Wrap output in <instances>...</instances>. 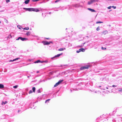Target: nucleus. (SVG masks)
<instances>
[{"mask_svg":"<svg viewBox=\"0 0 122 122\" xmlns=\"http://www.w3.org/2000/svg\"><path fill=\"white\" fill-rule=\"evenodd\" d=\"M39 1V0H33V2H36Z\"/></svg>","mask_w":122,"mask_h":122,"instance_id":"e433bc0d","label":"nucleus"},{"mask_svg":"<svg viewBox=\"0 0 122 122\" xmlns=\"http://www.w3.org/2000/svg\"><path fill=\"white\" fill-rule=\"evenodd\" d=\"M101 89H103L102 88H101Z\"/></svg>","mask_w":122,"mask_h":122,"instance_id":"e2e57ef3","label":"nucleus"},{"mask_svg":"<svg viewBox=\"0 0 122 122\" xmlns=\"http://www.w3.org/2000/svg\"><path fill=\"white\" fill-rule=\"evenodd\" d=\"M24 30H27L29 29V27H25V28H23Z\"/></svg>","mask_w":122,"mask_h":122,"instance_id":"393cba45","label":"nucleus"},{"mask_svg":"<svg viewBox=\"0 0 122 122\" xmlns=\"http://www.w3.org/2000/svg\"><path fill=\"white\" fill-rule=\"evenodd\" d=\"M106 88L107 89H108V87H106Z\"/></svg>","mask_w":122,"mask_h":122,"instance_id":"6e6d98bb","label":"nucleus"},{"mask_svg":"<svg viewBox=\"0 0 122 122\" xmlns=\"http://www.w3.org/2000/svg\"><path fill=\"white\" fill-rule=\"evenodd\" d=\"M80 52V51L79 50V49L78 50H77L76 51V52L77 53H79Z\"/></svg>","mask_w":122,"mask_h":122,"instance_id":"f704fd0d","label":"nucleus"},{"mask_svg":"<svg viewBox=\"0 0 122 122\" xmlns=\"http://www.w3.org/2000/svg\"><path fill=\"white\" fill-rule=\"evenodd\" d=\"M50 74H52V72H51L50 73Z\"/></svg>","mask_w":122,"mask_h":122,"instance_id":"09e8293b","label":"nucleus"},{"mask_svg":"<svg viewBox=\"0 0 122 122\" xmlns=\"http://www.w3.org/2000/svg\"><path fill=\"white\" fill-rule=\"evenodd\" d=\"M108 32L107 30H104L102 32V33L104 35H105L106 34H107Z\"/></svg>","mask_w":122,"mask_h":122,"instance_id":"f3484780","label":"nucleus"},{"mask_svg":"<svg viewBox=\"0 0 122 122\" xmlns=\"http://www.w3.org/2000/svg\"><path fill=\"white\" fill-rule=\"evenodd\" d=\"M61 67H62V65H61Z\"/></svg>","mask_w":122,"mask_h":122,"instance_id":"680f3d73","label":"nucleus"},{"mask_svg":"<svg viewBox=\"0 0 122 122\" xmlns=\"http://www.w3.org/2000/svg\"><path fill=\"white\" fill-rule=\"evenodd\" d=\"M100 29V27L99 26L97 28V31H99Z\"/></svg>","mask_w":122,"mask_h":122,"instance_id":"c756f323","label":"nucleus"},{"mask_svg":"<svg viewBox=\"0 0 122 122\" xmlns=\"http://www.w3.org/2000/svg\"><path fill=\"white\" fill-rule=\"evenodd\" d=\"M42 88H40L37 91V93H40L42 91Z\"/></svg>","mask_w":122,"mask_h":122,"instance_id":"f8f14e48","label":"nucleus"},{"mask_svg":"<svg viewBox=\"0 0 122 122\" xmlns=\"http://www.w3.org/2000/svg\"><path fill=\"white\" fill-rule=\"evenodd\" d=\"M8 38H10V37H9V36H8Z\"/></svg>","mask_w":122,"mask_h":122,"instance_id":"bf43d9fd","label":"nucleus"},{"mask_svg":"<svg viewBox=\"0 0 122 122\" xmlns=\"http://www.w3.org/2000/svg\"><path fill=\"white\" fill-rule=\"evenodd\" d=\"M50 100V99H47V100H46V101H45V103H48L49 102V101Z\"/></svg>","mask_w":122,"mask_h":122,"instance_id":"b1692460","label":"nucleus"},{"mask_svg":"<svg viewBox=\"0 0 122 122\" xmlns=\"http://www.w3.org/2000/svg\"><path fill=\"white\" fill-rule=\"evenodd\" d=\"M79 50L80 51H82V52H84L85 51V49L83 48H81L80 49H79Z\"/></svg>","mask_w":122,"mask_h":122,"instance_id":"4468645a","label":"nucleus"},{"mask_svg":"<svg viewBox=\"0 0 122 122\" xmlns=\"http://www.w3.org/2000/svg\"><path fill=\"white\" fill-rule=\"evenodd\" d=\"M20 29H21L22 28V27H21L20 26H17Z\"/></svg>","mask_w":122,"mask_h":122,"instance_id":"7c9ffc66","label":"nucleus"},{"mask_svg":"<svg viewBox=\"0 0 122 122\" xmlns=\"http://www.w3.org/2000/svg\"><path fill=\"white\" fill-rule=\"evenodd\" d=\"M32 90L33 92H35L36 90V88L35 87H33L32 88Z\"/></svg>","mask_w":122,"mask_h":122,"instance_id":"5701e85b","label":"nucleus"},{"mask_svg":"<svg viewBox=\"0 0 122 122\" xmlns=\"http://www.w3.org/2000/svg\"><path fill=\"white\" fill-rule=\"evenodd\" d=\"M60 0H56L55 1V3H56L57 2H59L60 1Z\"/></svg>","mask_w":122,"mask_h":122,"instance_id":"c9c22d12","label":"nucleus"},{"mask_svg":"<svg viewBox=\"0 0 122 122\" xmlns=\"http://www.w3.org/2000/svg\"><path fill=\"white\" fill-rule=\"evenodd\" d=\"M67 29V28H66V29Z\"/></svg>","mask_w":122,"mask_h":122,"instance_id":"69168bd1","label":"nucleus"},{"mask_svg":"<svg viewBox=\"0 0 122 122\" xmlns=\"http://www.w3.org/2000/svg\"><path fill=\"white\" fill-rule=\"evenodd\" d=\"M66 49V48L64 47V48H61L60 49H59L58 50V51H63L64 50H65Z\"/></svg>","mask_w":122,"mask_h":122,"instance_id":"2eb2a0df","label":"nucleus"},{"mask_svg":"<svg viewBox=\"0 0 122 122\" xmlns=\"http://www.w3.org/2000/svg\"><path fill=\"white\" fill-rule=\"evenodd\" d=\"M43 81L44 82L45 81V80H41L40 81V82H42Z\"/></svg>","mask_w":122,"mask_h":122,"instance_id":"4c0bfd02","label":"nucleus"},{"mask_svg":"<svg viewBox=\"0 0 122 122\" xmlns=\"http://www.w3.org/2000/svg\"><path fill=\"white\" fill-rule=\"evenodd\" d=\"M119 91L120 92H122V88L119 89Z\"/></svg>","mask_w":122,"mask_h":122,"instance_id":"2f4dec72","label":"nucleus"},{"mask_svg":"<svg viewBox=\"0 0 122 122\" xmlns=\"http://www.w3.org/2000/svg\"><path fill=\"white\" fill-rule=\"evenodd\" d=\"M4 87V86L3 84H0V89H2Z\"/></svg>","mask_w":122,"mask_h":122,"instance_id":"6ab92c4d","label":"nucleus"},{"mask_svg":"<svg viewBox=\"0 0 122 122\" xmlns=\"http://www.w3.org/2000/svg\"><path fill=\"white\" fill-rule=\"evenodd\" d=\"M10 0H8V3L9 2H10Z\"/></svg>","mask_w":122,"mask_h":122,"instance_id":"8fccbe9b","label":"nucleus"},{"mask_svg":"<svg viewBox=\"0 0 122 122\" xmlns=\"http://www.w3.org/2000/svg\"><path fill=\"white\" fill-rule=\"evenodd\" d=\"M30 76H31V75H30Z\"/></svg>","mask_w":122,"mask_h":122,"instance_id":"774afa93","label":"nucleus"},{"mask_svg":"<svg viewBox=\"0 0 122 122\" xmlns=\"http://www.w3.org/2000/svg\"><path fill=\"white\" fill-rule=\"evenodd\" d=\"M79 4H76L74 5V6L76 7H78L79 6Z\"/></svg>","mask_w":122,"mask_h":122,"instance_id":"412c9836","label":"nucleus"},{"mask_svg":"<svg viewBox=\"0 0 122 122\" xmlns=\"http://www.w3.org/2000/svg\"><path fill=\"white\" fill-rule=\"evenodd\" d=\"M49 43H50V44L51 43H52V42L51 41H49Z\"/></svg>","mask_w":122,"mask_h":122,"instance_id":"79ce46f5","label":"nucleus"},{"mask_svg":"<svg viewBox=\"0 0 122 122\" xmlns=\"http://www.w3.org/2000/svg\"><path fill=\"white\" fill-rule=\"evenodd\" d=\"M65 72H62L61 73H60L58 75H57L56 76L57 77H58V76L60 75H61V76H62V75L65 74Z\"/></svg>","mask_w":122,"mask_h":122,"instance_id":"6e6552de","label":"nucleus"},{"mask_svg":"<svg viewBox=\"0 0 122 122\" xmlns=\"http://www.w3.org/2000/svg\"><path fill=\"white\" fill-rule=\"evenodd\" d=\"M101 49L102 50H106V47H101Z\"/></svg>","mask_w":122,"mask_h":122,"instance_id":"c85d7f7f","label":"nucleus"},{"mask_svg":"<svg viewBox=\"0 0 122 122\" xmlns=\"http://www.w3.org/2000/svg\"><path fill=\"white\" fill-rule=\"evenodd\" d=\"M39 71H37V72H36L37 73H39Z\"/></svg>","mask_w":122,"mask_h":122,"instance_id":"a18cd8bd","label":"nucleus"},{"mask_svg":"<svg viewBox=\"0 0 122 122\" xmlns=\"http://www.w3.org/2000/svg\"><path fill=\"white\" fill-rule=\"evenodd\" d=\"M27 77H28V78H29V77L30 76H27Z\"/></svg>","mask_w":122,"mask_h":122,"instance_id":"603ef678","label":"nucleus"},{"mask_svg":"<svg viewBox=\"0 0 122 122\" xmlns=\"http://www.w3.org/2000/svg\"><path fill=\"white\" fill-rule=\"evenodd\" d=\"M64 81L63 80H60L58 82L59 84H60L62 82Z\"/></svg>","mask_w":122,"mask_h":122,"instance_id":"4be33fe9","label":"nucleus"},{"mask_svg":"<svg viewBox=\"0 0 122 122\" xmlns=\"http://www.w3.org/2000/svg\"><path fill=\"white\" fill-rule=\"evenodd\" d=\"M111 25H109V26H110Z\"/></svg>","mask_w":122,"mask_h":122,"instance_id":"0e129e2a","label":"nucleus"},{"mask_svg":"<svg viewBox=\"0 0 122 122\" xmlns=\"http://www.w3.org/2000/svg\"><path fill=\"white\" fill-rule=\"evenodd\" d=\"M50 61L49 60V59L48 58H47L46 60L45 61H42V63L45 62L46 63H50Z\"/></svg>","mask_w":122,"mask_h":122,"instance_id":"423d86ee","label":"nucleus"},{"mask_svg":"<svg viewBox=\"0 0 122 122\" xmlns=\"http://www.w3.org/2000/svg\"><path fill=\"white\" fill-rule=\"evenodd\" d=\"M90 91H92H92H92V90H90Z\"/></svg>","mask_w":122,"mask_h":122,"instance_id":"5fc2aeb1","label":"nucleus"},{"mask_svg":"<svg viewBox=\"0 0 122 122\" xmlns=\"http://www.w3.org/2000/svg\"><path fill=\"white\" fill-rule=\"evenodd\" d=\"M26 109H26L24 110H22V111H21V110H18V113H21L23 111H24V110H25Z\"/></svg>","mask_w":122,"mask_h":122,"instance_id":"dca6fc26","label":"nucleus"},{"mask_svg":"<svg viewBox=\"0 0 122 122\" xmlns=\"http://www.w3.org/2000/svg\"><path fill=\"white\" fill-rule=\"evenodd\" d=\"M59 84V83L58 82H57V83H56V84L54 85V87H56Z\"/></svg>","mask_w":122,"mask_h":122,"instance_id":"a878e982","label":"nucleus"},{"mask_svg":"<svg viewBox=\"0 0 122 122\" xmlns=\"http://www.w3.org/2000/svg\"><path fill=\"white\" fill-rule=\"evenodd\" d=\"M18 87V86L17 85H16L15 86H14L13 87L14 88L16 89Z\"/></svg>","mask_w":122,"mask_h":122,"instance_id":"bb28decb","label":"nucleus"},{"mask_svg":"<svg viewBox=\"0 0 122 122\" xmlns=\"http://www.w3.org/2000/svg\"><path fill=\"white\" fill-rule=\"evenodd\" d=\"M30 0H26L24 2L25 4H27L29 2Z\"/></svg>","mask_w":122,"mask_h":122,"instance_id":"a211bd4d","label":"nucleus"},{"mask_svg":"<svg viewBox=\"0 0 122 122\" xmlns=\"http://www.w3.org/2000/svg\"><path fill=\"white\" fill-rule=\"evenodd\" d=\"M23 9L26 10V11H35L36 12L39 11V10L37 8H23Z\"/></svg>","mask_w":122,"mask_h":122,"instance_id":"f257e3e1","label":"nucleus"},{"mask_svg":"<svg viewBox=\"0 0 122 122\" xmlns=\"http://www.w3.org/2000/svg\"><path fill=\"white\" fill-rule=\"evenodd\" d=\"M97 0H90V1L88 2V4L90 5L94 2H97Z\"/></svg>","mask_w":122,"mask_h":122,"instance_id":"39448f33","label":"nucleus"},{"mask_svg":"<svg viewBox=\"0 0 122 122\" xmlns=\"http://www.w3.org/2000/svg\"><path fill=\"white\" fill-rule=\"evenodd\" d=\"M20 39V40L22 41H25L27 40L28 39L27 38H25L22 37H19L18 38L16 39V40H19Z\"/></svg>","mask_w":122,"mask_h":122,"instance_id":"7ed1b4c3","label":"nucleus"},{"mask_svg":"<svg viewBox=\"0 0 122 122\" xmlns=\"http://www.w3.org/2000/svg\"><path fill=\"white\" fill-rule=\"evenodd\" d=\"M42 43H43L44 45H48L50 44V43H49V42L46 41H42Z\"/></svg>","mask_w":122,"mask_h":122,"instance_id":"0eeeda50","label":"nucleus"},{"mask_svg":"<svg viewBox=\"0 0 122 122\" xmlns=\"http://www.w3.org/2000/svg\"><path fill=\"white\" fill-rule=\"evenodd\" d=\"M95 92V93H97V92Z\"/></svg>","mask_w":122,"mask_h":122,"instance_id":"052dcab7","label":"nucleus"},{"mask_svg":"<svg viewBox=\"0 0 122 122\" xmlns=\"http://www.w3.org/2000/svg\"><path fill=\"white\" fill-rule=\"evenodd\" d=\"M121 120L122 121V118H121Z\"/></svg>","mask_w":122,"mask_h":122,"instance_id":"4d7b16f0","label":"nucleus"},{"mask_svg":"<svg viewBox=\"0 0 122 122\" xmlns=\"http://www.w3.org/2000/svg\"><path fill=\"white\" fill-rule=\"evenodd\" d=\"M7 103V101L2 102V103L1 104L2 105H5V104H6Z\"/></svg>","mask_w":122,"mask_h":122,"instance_id":"aec40b11","label":"nucleus"},{"mask_svg":"<svg viewBox=\"0 0 122 122\" xmlns=\"http://www.w3.org/2000/svg\"><path fill=\"white\" fill-rule=\"evenodd\" d=\"M1 23V22L0 21V24Z\"/></svg>","mask_w":122,"mask_h":122,"instance_id":"338daca9","label":"nucleus"},{"mask_svg":"<svg viewBox=\"0 0 122 122\" xmlns=\"http://www.w3.org/2000/svg\"><path fill=\"white\" fill-rule=\"evenodd\" d=\"M58 10H55V11H57Z\"/></svg>","mask_w":122,"mask_h":122,"instance_id":"13d9d810","label":"nucleus"},{"mask_svg":"<svg viewBox=\"0 0 122 122\" xmlns=\"http://www.w3.org/2000/svg\"><path fill=\"white\" fill-rule=\"evenodd\" d=\"M31 33V32L29 31H28L26 33V35L27 36H30V34Z\"/></svg>","mask_w":122,"mask_h":122,"instance_id":"ddd939ff","label":"nucleus"},{"mask_svg":"<svg viewBox=\"0 0 122 122\" xmlns=\"http://www.w3.org/2000/svg\"><path fill=\"white\" fill-rule=\"evenodd\" d=\"M57 71H54V72L55 73H56L57 72Z\"/></svg>","mask_w":122,"mask_h":122,"instance_id":"3c124183","label":"nucleus"},{"mask_svg":"<svg viewBox=\"0 0 122 122\" xmlns=\"http://www.w3.org/2000/svg\"><path fill=\"white\" fill-rule=\"evenodd\" d=\"M103 23V22L101 21H97L96 22V24H98V23Z\"/></svg>","mask_w":122,"mask_h":122,"instance_id":"cd10ccee","label":"nucleus"},{"mask_svg":"<svg viewBox=\"0 0 122 122\" xmlns=\"http://www.w3.org/2000/svg\"><path fill=\"white\" fill-rule=\"evenodd\" d=\"M42 15L43 17H45L46 16V15H43V13H42Z\"/></svg>","mask_w":122,"mask_h":122,"instance_id":"58836bf2","label":"nucleus"},{"mask_svg":"<svg viewBox=\"0 0 122 122\" xmlns=\"http://www.w3.org/2000/svg\"><path fill=\"white\" fill-rule=\"evenodd\" d=\"M63 54V53H61L60 54H58L56 55L54 57H51V59H54L59 57L61 55H62Z\"/></svg>","mask_w":122,"mask_h":122,"instance_id":"20e7f679","label":"nucleus"},{"mask_svg":"<svg viewBox=\"0 0 122 122\" xmlns=\"http://www.w3.org/2000/svg\"><path fill=\"white\" fill-rule=\"evenodd\" d=\"M112 6H109V7H108V9H111V7Z\"/></svg>","mask_w":122,"mask_h":122,"instance_id":"ea45409f","label":"nucleus"},{"mask_svg":"<svg viewBox=\"0 0 122 122\" xmlns=\"http://www.w3.org/2000/svg\"><path fill=\"white\" fill-rule=\"evenodd\" d=\"M97 87H101V86H98Z\"/></svg>","mask_w":122,"mask_h":122,"instance_id":"49530a36","label":"nucleus"},{"mask_svg":"<svg viewBox=\"0 0 122 122\" xmlns=\"http://www.w3.org/2000/svg\"><path fill=\"white\" fill-rule=\"evenodd\" d=\"M87 9L88 10H90V11H91L92 12H96V11L95 10L93 9H92L90 8H88Z\"/></svg>","mask_w":122,"mask_h":122,"instance_id":"9d476101","label":"nucleus"},{"mask_svg":"<svg viewBox=\"0 0 122 122\" xmlns=\"http://www.w3.org/2000/svg\"><path fill=\"white\" fill-rule=\"evenodd\" d=\"M20 59V58H16L14 59H13V60H9V62H12V61H16V60H18L19 59Z\"/></svg>","mask_w":122,"mask_h":122,"instance_id":"1a4fd4ad","label":"nucleus"},{"mask_svg":"<svg viewBox=\"0 0 122 122\" xmlns=\"http://www.w3.org/2000/svg\"><path fill=\"white\" fill-rule=\"evenodd\" d=\"M51 14V12H49V13H47V14Z\"/></svg>","mask_w":122,"mask_h":122,"instance_id":"c03bdc74","label":"nucleus"},{"mask_svg":"<svg viewBox=\"0 0 122 122\" xmlns=\"http://www.w3.org/2000/svg\"><path fill=\"white\" fill-rule=\"evenodd\" d=\"M85 43H84L83 44H82V45L80 46V47H82L84 46V44Z\"/></svg>","mask_w":122,"mask_h":122,"instance_id":"a19ab883","label":"nucleus"},{"mask_svg":"<svg viewBox=\"0 0 122 122\" xmlns=\"http://www.w3.org/2000/svg\"><path fill=\"white\" fill-rule=\"evenodd\" d=\"M32 93V91L31 90H30L29 91V94H30V93Z\"/></svg>","mask_w":122,"mask_h":122,"instance_id":"72a5a7b5","label":"nucleus"},{"mask_svg":"<svg viewBox=\"0 0 122 122\" xmlns=\"http://www.w3.org/2000/svg\"><path fill=\"white\" fill-rule=\"evenodd\" d=\"M42 61H40V60H38L37 61H35L34 62V63H42Z\"/></svg>","mask_w":122,"mask_h":122,"instance_id":"9b49d317","label":"nucleus"},{"mask_svg":"<svg viewBox=\"0 0 122 122\" xmlns=\"http://www.w3.org/2000/svg\"><path fill=\"white\" fill-rule=\"evenodd\" d=\"M116 86L114 85H113L112 86V87H115V86Z\"/></svg>","mask_w":122,"mask_h":122,"instance_id":"37998d69","label":"nucleus"},{"mask_svg":"<svg viewBox=\"0 0 122 122\" xmlns=\"http://www.w3.org/2000/svg\"><path fill=\"white\" fill-rule=\"evenodd\" d=\"M111 6V7L113 8L114 9H116V6Z\"/></svg>","mask_w":122,"mask_h":122,"instance_id":"473e14b6","label":"nucleus"},{"mask_svg":"<svg viewBox=\"0 0 122 122\" xmlns=\"http://www.w3.org/2000/svg\"><path fill=\"white\" fill-rule=\"evenodd\" d=\"M46 38V39H49V38Z\"/></svg>","mask_w":122,"mask_h":122,"instance_id":"864d4df0","label":"nucleus"},{"mask_svg":"<svg viewBox=\"0 0 122 122\" xmlns=\"http://www.w3.org/2000/svg\"><path fill=\"white\" fill-rule=\"evenodd\" d=\"M90 67V65H86L85 66H83L81 67L80 68V70H83L86 69H88Z\"/></svg>","mask_w":122,"mask_h":122,"instance_id":"f03ea898","label":"nucleus"},{"mask_svg":"<svg viewBox=\"0 0 122 122\" xmlns=\"http://www.w3.org/2000/svg\"><path fill=\"white\" fill-rule=\"evenodd\" d=\"M6 2L7 3H8V0H6Z\"/></svg>","mask_w":122,"mask_h":122,"instance_id":"de8ad7c7","label":"nucleus"}]
</instances>
